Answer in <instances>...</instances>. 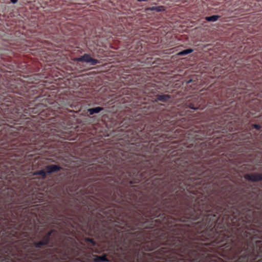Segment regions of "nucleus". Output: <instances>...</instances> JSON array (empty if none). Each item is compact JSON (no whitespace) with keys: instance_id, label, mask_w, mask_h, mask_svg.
<instances>
[{"instance_id":"nucleus-1","label":"nucleus","mask_w":262,"mask_h":262,"mask_svg":"<svg viewBox=\"0 0 262 262\" xmlns=\"http://www.w3.org/2000/svg\"><path fill=\"white\" fill-rule=\"evenodd\" d=\"M20 221L21 208L0 207V262H81L84 251L74 238L67 237L53 248L57 232L52 229L30 243L32 225Z\"/></svg>"},{"instance_id":"nucleus-2","label":"nucleus","mask_w":262,"mask_h":262,"mask_svg":"<svg viewBox=\"0 0 262 262\" xmlns=\"http://www.w3.org/2000/svg\"><path fill=\"white\" fill-rule=\"evenodd\" d=\"M158 123L161 124L156 128L150 127L146 130L143 129L141 131V134L139 135V137H141V141L138 142L139 145H136L132 144L133 147L135 148V150L140 152H155V150L157 148H154L156 146L158 147L159 145H155L152 142L159 143L163 142H167V140L170 138H174L175 135L171 134V133L168 130V128L161 130V128L167 125V123L169 122L172 125H176L181 126L183 128H188L191 124V122L187 120L185 118H182L181 119L176 121L173 118H168L167 117L163 120L158 119Z\"/></svg>"},{"instance_id":"nucleus-3","label":"nucleus","mask_w":262,"mask_h":262,"mask_svg":"<svg viewBox=\"0 0 262 262\" xmlns=\"http://www.w3.org/2000/svg\"><path fill=\"white\" fill-rule=\"evenodd\" d=\"M31 132L22 126L4 125L0 130V146L9 150H24L27 152L37 154L39 150L38 147H43L45 143H41L38 146L36 143H31L34 140L31 141L29 138Z\"/></svg>"},{"instance_id":"nucleus-4","label":"nucleus","mask_w":262,"mask_h":262,"mask_svg":"<svg viewBox=\"0 0 262 262\" xmlns=\"http://www.w3.org/2000/svg\"><path fill=\"white\" fill-rule=\"evenodd\" d=\"M119 259V262H262V259Z\"/></svg>"},{"instance_id":"nucleus-5","label":"nucleus","mask_w":262,"mask_h":262,"mask_svg":"<svg viewBox=\"0 0 262 262\" xmlns=\"http://www.w3.org/2000/svg\"><path fill=\"white\" fill-rule=\"evenodd\" d=\"M0 207H4L7 210L13 209H21L15 205L21 203L14 194V191L4 187L0 189Z\"/></svg>"},{"instance_id":"nucleus-6","label":"nucleus","mask_w":262,"mask_h":262,"mask_svg":"<svg viewBox=\"0 0 262 262\" xmlns=\"http://www.w3.org/2000/svg\"><path fill=\"white\" fill-rule=\"evenodd\" d=\"M10 88L13 93L19 94V95L26 97L27 98H36L37 95L38 94L39 89L37 85L31 84L30 83L25 84L23 82H16L15 86Z\"/></svg>"},{"instance_id":"nucleus-7","label":"nucleus","mask_w":262,"mask_h":262,"mask_svg":"<svg viewBox=\"0 0 262 262\" xmlns=\"http://www.w3.org/2000/svg\"><path fill=\"white\" fill-rule=\"evenodd\" d=\"M76 61L82 63H89L92 66L97 65L99 63L97 59L92 58L89 54H84V55L76 58Z\"/></svg>"},{"instance_id":"nucleus-8","label":"nucleus","mask_w":262,"mask_h":262,"mask_svg":"<svg viewBox=\"0 0 262 262\" xmlns=\"http://www.w3.org/2000/svg\"><path fill=\"white\" fill-rule=\"evenodd\" d=\"M244 179L252 182H257L262 181V173L255 172L252 174L244 175Z\"/></svg>"},{"instance_id":"nucleus-9","label":"nucleus","mask_w":262,"mask_h":262,"mask_svg":"<svg viewBox=\"0 0 262 262\" xmlns=\"http://www.w3.org/2000/svg\"><path fill=\"white\" fill-rule=\"evenodd\" d=\"M41 170H45L48 173H53L59 171L61 170V167L57 165L50 164L45 166L44 169Z\"/></svg>"},{"instance_id":"nucleus-10","label":"nucleus","mask_w":262,"mask_h":262,"mask_svg":"<svg viewBox=\"0 0 262 262\" xmlns=\"http://www.w3.org/2000/svg\"><path fill=\"white\" fill-rule=\"evenodd\" d=\"M42 107V104L41 103H39L36 105V106L34 107H29L28 108H24L23 110V112L26 114H37L40 112L41 107Z\"/></svg>"},{"instance_id":"nucleus-11","label":"nucleus","mask_w":262,"mask_h":262,"mask_svg":"<svg viewBox=\"0 0 262 262\" xmlns=\"http://www.w3.org/2000/svg\"><path fill=\"white\" fill-rule=\"evenodd\" d=\"M85 241L89 243V247L90 249L93 250L94 252L96 253H100V250L96 248L98 247V245L94 239L90 238H85Z\"/></svg>"},{"instance_id":"nucleus-12","label":"nucleus","mask_w":262,"mask_h":262,"mask_svg":"<svg viewBox=\"0 0 262 262\" xmlns=\"http://www.w3.org/2000/svg\"><path fill=\"white\" fill-rule=\"evenodd\" d=\"M94 262H108V259L106 258V255L104 254L101 256L95 255L94 257Z\"/></svg>"},{"instance_id":"nucleus-13","label":"nucleus","mask_w":262,"mask_h":262,"mask_svg":"<svg viewBox=\"0 0 262 262\" xmlns=\"http://www.w3.org/2000/svg\"><path fill=\"white\" fill-rule=\"evenodd\" d=\"M103 107L99 106L90 108L89 110H88V112H89V115H93L95 114H98L100 113L101 111H103Z\"/></svg>"},{"instance_id":"nucleus-14","label":"nucleus","mask_w":262,"mask_h":262,"mask_svg":"<svg viewBox=\"0 0 262 262\" xmlns=\"http://www.w3.org/2000/svg\"><path fill=\"white\" fill-rule=\"evenodd\" d=\"M170 99V96L166 94L157 95V100L167 102Z\"/></svg>"},{"instance_id":"nucleus-15","label":"nucleus","mask_w":262,"mask_h":262,"mask_svg":"<svg viewBox=\"0 0 262 262\" xmlns=\"http://www.w3.org/2000/svg\"><path fill=\"white\" fill-rule=\"evenodd\" d=\"M220 18V16L219 15H212L210 16H206L205 17V20L209 22H215L217 21L218 19Z\"/></svg>"},{"instance_id":"nucleus-16","label":"nucleus","mask_w":262,"mask_h":262,"mask_svg":"<svg viewBox=\"0 0 262 262\" xmlns=\"http://www.w3.org/2000/svg\"><path fill=\"white\" fill-rule=\"evenodd\" d=\"M150 11H154L157 12H163L165 11L164 6H152L150 8Z\"/></svg>"},{"instance_id":"nucleus-17","label":"nucleus","mask_w":262,"mask_h":262,"mask_svg":"<svg viewBox=\"0 0 262 262\" xmlns=\"http://www.w3.org/2000/svg\"><path fill=\"white\" fill-rule=\"evenodd\" d=\"M192 51H193V50L192 49H186L178 53L177 55H178V56H185L186 55L192 53Z\"/></svg>"},{"instance_id":"nucleus-18","label":"nucleus","mask_w":262,"mask_h":262,"mask_svg":"<svg viewBox=\"0 0 262 262\" xmlns=\"http://www.w3.org/2000/svg\"><path fill=\"white\" fill-rule=\"evenodd\" d=\"M51 173H48L47 171H45L44 170H40L37 172H35V174L37 175H40L41 177H45L48 174H50Z\"/></svg>"},{"instance_id":"nucleus-19","label":"nucleus","mask_w":262,"mask_h":262,"mask_svg":"<svg viewBox=\"0 0 262 262\" xmlns=\"http://www.w3.org/2000/svg\"><path fill=\"white\" fill-rule=\"evenodd\" d=\"M188 107L191 109H193L194 110H196L200 107V104L199 103L194 104L192 103H188Z\"/></svg>"},{"instance_id":"nucleus-20","label":"nucleus","mask_w":262,"mask_h":262,"mask_svg":"<svg viewBox=\"0 0 262 262\" xmlns=\"http://www.w3.org/2000/svg\"><path fill=\"white\" fill-rule=\"evenodd\" d=\"M252 126H253V127L255 128V129H256L257 130H259L260 129V125L258 124H253V125H252Z\"/></svg>"},{"instance_id":"nucleus-21","label":"nucleus","mask_w":262,"mask_h":262,"mask_svg":"<svg viewBox=\"0 0 262 262\" xmlns=\"http://www.w3.org/2000/svg\"><path fill=\"white\" fill-rule=\"evenodd\" d=\"M11 3L15 4L17 2V0H9Z\"/></svg>"},{"instance_id":"nucleus-22","label":"nucleus","mask_w":262,"mask_h":262,"mask_svg":"<svg viewBox=\"0 0 262 262\" xmlns=\"http://www.w3.org/2000/svg\"><path fill=\"white\" fill-rule=\"evenodd\" d=\"M137 2H147V0H137Z\"/></svg>"},{"instance_id":"nucleus-23","label":"nucleus","mask_w":262,"mask_h":262,"mask_svg":"<svg viewBox=\"0 0 262 262\" xmlns=\"http://www.w3.org/2000/svg\"><path fill=\"white\" fill-rule=\"evenodd\" d=\"M136 158H138V156L137 155H133V159H136Z\"/></svg>"},{"instance_id":"nucleus-24","label":"nucleus","mask_w":262,"mask_h":262,"mask_svg":"<svg viewBox=\"0 0 262 262\" xmlns=\"http://www.w3.org/2000/svg\"><path fill=\"white\" fill-rule=\"evenodd\" d=\"M8 117L11 118V117H12V115H9V116H8Z\"/></svg>"},{"instance_id":"nucleus-25","label":"nucleus","mask_w":262,"mask_h":262,"mask_svg":"<svg viewBox=\"0 0 262 262\" xmlns=\"http://www.w3.org/2000/svg\"><path fill=\"white\" fill-rule=\"evenodd\" d=\"M59 216H60V217H62V214H60V215H59Z\"/></svg>"}]
</instances>
